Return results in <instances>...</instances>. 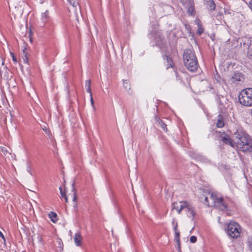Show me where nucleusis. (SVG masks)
Instances as JSON below:
<instances>
[{"instance_id":"f257e3e1","label":"nucleus","mask_w":252,"mask_h":252,"mask_svg":"<svg viewBox=\"0 0 252 252\" xmlns=\"http://www.w3.org/2000/svg\"><path fill=\"white\" fill-rule=\"evenodd\" d=\"M201 202L209 207H214L222 211L228 210L227 205L220 195L205 190L203 194L200 195Z\"/></svg>"},{"instance_id":"f03ea898","label":"nucleus","mask_w":252,"mask_h":252,"mask_svg":"<svg viewBox=\"0 0 252 252\" xmlns=\"http://www.w3.org/2000/svg\"><path fill=\"white\" fill-rule=\"evenodd\" d=\"M172 209L176 210L178 214H180L182 210H184L187 216L193 220L196 213L193 205L187 201L176 202L172 204Z\"/></svg>"},{"instance_id":"7ed1b4c3","label":"nucleus","mask_w":252,"mask_h":252,"mask_svg":"<svg viewBox=\"0 0 252 252\" xmlns=\"http://www.w3.org/2000/svg\"><path fill=\"white\" fill-rule=\"evenodd\" d=\"M235 136L238 148L241 151L247 152L249 146L252 142V139L249 135L242 131H237Z\"/></svg>"},{"instance_id":"20e7f679","label":"nucleus","mask_w":252,"mask_h":252,"mask_svg":"<svg viewBox=\"0 0 252 252\" xmlns=\"http://www.w3.org/2000/svg\"><path fill=\"white\" fill-rule=\"evenodd\" d=\"M185 66L191 72H195L198 68L197 60L194 53L190 50H187L184 54Z\"/></svg>"},{"instance_id":"39448f33","label":"nucleus","mask_w":252,"mask_h":252,"mask_svg":"<svg viewBox=\"0 0 252 252\" xmlns=\"http://www.w3.org/2000/svg\"><path fill=\"white\" fill-rule=\"evenodd\" d=\"M241 229L238 223L232 221L229 223L227 227V233L232 238H238L240 235Z\"/></svg>"},{"instance_id":"423d86ee","label":"nucleus","mask_w":252,"mask_h":252,"mask_svg":"<svg viewBox=\"0 0 252 252\" xmlns=\"http://www.w3.org/2000/svg\"><path fill=\"white\" fill-rule=\"evenodd\" d=\"M244 80V75L241 73L234 72V74L228 79V82L232 84H237L238 82H242Z\"/></svg>"},{"instance_id":"0eeeda50","label":"nucleus","mask_w":252,"mask_h":252,"mask_svg":"<svg viewBox=\"0 0 252 252\" xmlns=\"http://www.w3.org/2000/svg\"><path fill=\"white\" fill-rule=\"evenodd\" d=\"M240 103L245 106L252 105V95H238Z\"/></svg>"},{"instance_id":"6e6552de","label":"nucleus","mask_w":252,"mask_h":252,"mask_svg":"<svg viewBox=\"0 0 252 252\" xmlns=\"http://www.w3.org/2000/svg\"><path fill=\"white\" fill-rule=\"evenodd\" d=\"M32 240L34 246H36L39 248H41L44 245L42 237L39 234H34L32 236Z\"/></svg>"},{"instance_id":"1a4fd4ad","label":"nucleus","mask_w":252,"mask_h":252,"mask_svg":"<svg viewBox=\"0 0 252 252\" xmlns=\"http://www.w3.org/2000/svg\"><path fill=\"white\" fill-rule=\"evenodd\" d=\"M9 70L7 67L4 65V62L2 61L1 64L0 65V74L1 78L4 79H7L9 77Z\"/></svg>"},{"instance_id":"9d476101","label":"nucleus","mask_w":252,"mask_h":252,"mask_svg":"<svg viewBox=\"0 0 252 252\" xmlns=\"http://www.w3.org/2000/svg\"><path fill=\"white\" fill-rule=\"evenodd\" d=\"M221 140L225 144H229L231 147L234 146L231 138L229 137V136L225 133L222 135Z\"/></svg>"},{"instance_id":"9b49d317","label":"nucleus","mask_w":252,"mask_h":252,"mask_svg":"<svg viewBox=\"0 0 252 252\" xmlns=\"http://www.w3.org/2000/svg\"><path fill=\"white\" fill-rule=\"evenodd\" d=\"M164 63L166 64V69L173 66V61L168 56H164L163 57Z\"/></svg>"},{"instance_id":"f8f14e48","label":"nucleus","mask_w":252,"mask_h":252,"mask_svg":"<svg viewBox=\"0 0 252 252\" xmlns=\"http://www.w3.org/2000/svg\"><path fill=\"white\" fill-rule=\"evenodd\" d=\"M72 191L73 192V193L72 194L73 201V207H74V208L75 210H76V209L77 208V203H76L77 195H76V192H75V188H74V183L72 184Z\"/></svg>"},{"instance_id":"ddd939ff","label":"nucleus","mask_w":252,"mask_h":252,"mask_svg":"<svg viewBox=\"0 0 252 252\" xmlns=\"http://www.w3.org/2000/svg\"><path fill=\"white\" fill-rule=\"evenodd\" d=\"M82 236L80 233H76L74 238L75 245L80 246L81 244Z\"/></svg>"},{"instance_id":"4468645a","label":"nucleus","mask_w":252,"mask_h":252,"mask_svg":"<svg viewBox=\"0 0 252 252\" xmlns=\"http://www.w3.org/2000/svg\"><path fill=\"white\" fill-rule=\"evenodd\" d=\"M74 13L75 15L76 20L78 23H79V19L82 17V13L81 11L80 7H76L74 9Z\"/></svg>"},{"instance_id":"2eb2a0df","label":"nucleus","mask_w":252,"mask_h":252,"mask_svg":"<svg viewBox=\"0 0 252 252\" xmlns=\"http://www.w3.org/2000/svg\"><path fill=\"white\" fill-rule=\"evenodd\" d=\"M91 80H88L86 81V84L85 86V89L87 93H89L90 94H92L91 92Z\"/></svg>"},{"instance_id":"dca6fc26","label":"nucleus","mask_w":252,"mask_h":252,"mask_svg":"<svg viewBox=\"0 0 252 252\" xmlns=\"http://www.w3.org/2000/svg\"><path fill=\"white\" fill-rule=\"evenodd\" d=\"M177 227H178V224H177V222H176L174 226V229L175 234V240H176L177 242L178 243V245H179L180 232L177 229Z\"/></svg>"},{"instance_id":"f3484780","label":"nucleus","mask_w":252,"mask_h":252,"mask_svg":"<svg viewBox=\"0 0 252 252\" xmlns=\"http://www.w3.org/2000/svg\"><path fill=\"white\" fill-rule=\"evenodd\" d=\"M1 151L3 155L6 156L7 154H11V150L7 146H3L1 147Z\"/></svg>"},{"instance_id":"a211bd4d","label":"nucleus","mask_w":252,"mask_h":252,"mask_svg":"<svg viewBox=\"0 0 252 252\" xmlns=\"http://www.w3.org/2000/svg\"><path fill=\"white\" fill-rule=\"evenodd\" d=\"M49 17V12L48 10H46L45 12L42 13L41 14V19L43 23L46 22Z\"/></svg>"},{"instance_id":"6ab92c4d","label":"nucleus","mask_w":252,"mask_h":252,"mask_svg":"<svg viewBox=\"0 0 252 252\" xmlns=\"http://www.w3.org/2000/svg\"><path fill=\"white\" fill-rule=\"evenodd\" d=\"M224 126V122L222 120V118L220 115L218 116V119L217 123V126L219 128L222 127Z\"/></svg>"},{"instance_id":"aec40b11","label":"nucleus","mask_w":252,"mask_h":252,"mask_svg":"<svg viewBox=\"0 0 252 252\" xmlns=\"http://www.w3.org/2000/svg\"><path fill=\"white\" fill-rule=\"evenodd\" d=\"M49 218L51 219V221L53 222H56L57 220V215L56 213L51 212L48 215Z\"/></svg>"},{"instance_id":"412c9836","label":"nucleus","mask_w":252,"mask_h":252,"mask_svg":"<svg viewBox=\"0 0 252 252\" xmlns=\"http://www.w3.org/2000/svg\"><path fill=\"white\" fill-rule=\"evenodd\" d=\"M240 94H252V88H248L242 90Z\"/></svg>"},{"instance_id":"4be33fe9","label":"nucleus","mask_w":252,"mask_h":252,"mask_svg":"<svg viewBox=\"0 0 252 252\" xmlns=\"http://www.w3.org/2000/svg\"><path fill=\"white\" fill-rule=\"evenodd\" d=\"M26 48H25L23 50V55L22 56V57L24 61V62L25 63H28L29 55L28 53L26 51Z\"/></svg>"},{"instance_id":"5701e85b","label":"nucleus","mask_w":252,"mask_h":252,"mask_svg":"<svg viewBox=\"0 0 252 252\" xmlns=\"http://www.w3.org/2000/svg\"><path fill=\"white\" fill-rule=\"evenodd\" d=\"M208 2L209 5L210 9L213 10H215L216 8V5L214 2L212 0H210Z\"/></svg>"},{"instance_id":"b1692460","label":"nucleus","mask_w":252,"mask_h":252,"mask_svg":"<svg viewBox=\"0 0 252 252\" xmlns=\"http://www.w3.org/2000/svg\"><path fill=\"white\" fill-rule=\"evenodd\" d=\"M69 3L73 6V7H76L78 5V0H67Z\"/></svg>"},{"instance_id":"393cba45","label":"nucleus","mask_w":252,"mask_h":252,"mask_svg":"<svg viewBox=\"0 0 252 252\" xmlns=\"http://www.w3.org/2000/svg\"><path fill=\"white\" fill-rule=\"evenodd\" d=\"M160 125V126L162 127V129L164 131L166 132L167 131V128L166 127V125H165L161 120H158V125Z\"/></svg>"},{"instance_id":"a878e982","label":"nucleus","mask_w":252,"mask_h":252,"mask_svg":"<svg viewBox=\"0 0 252 252\" xmlns=\"http://www.w3.org/2000/svg\"><path fill=\"white\" fill-rule=\"evenodd\" d=\"M123 86L126 90L130 89V85L127 80H125L123 82Z\"/></svg>"},{"instance_id":"bb28decb","label":"nucleus","mask_w":252,"mask_h":252,"mask_svg":"<svg viewBox=\"0 0 252 252\" xmlns=\"http://www.w3.org/2000/svg\"><path fill=\"white\" fill-rule=\"evenodd\" d=\"M59 189H60V192L62 197H63L66 195L65 192H64L63 191L62 187H60Z\"/></svg>"},{"instance_id":"cd10ccee","label":"nucleus","mask_w":252,"mask_h":252,"mask_svg":"<svg viewBox=\"0 0 252 252\" xmlns=\"http://www.w3.org/2000/svg\"><path fill=\"white\" fill-rule=\"evenodd\" d=\"M189 240H190V242L191 243H194L196 242L197 238L195 236H192L190 237Z\"/></svg>"},{"instance_id":"c85d7f7f","label":"nucleus","mask_w":252,"mask_h":252,"mask_svg":"<svg viewBox=\"0 0 252 252\" xmlns=\"http://www.w3.org/2000/svg\"><path fill=\"white\" fill-rule=\"evenodd\" d=\"M5 96L6 95H0V99L2 100V103H3V104L5 103V101H4L5 99L7 101V100Z\"/></svg>"},{"instance_id":"c756f323","label":"nucleus","mask_w":252,"mask_h":252,"mask_svg":"<svg viewBox=\"0 0 252 252\" xmlns=\"http://www.w3.org/2000/svg\"><path fill=\"white\" fill-rule=\"evenodd\" d=\"M249 58L252 60V49H251L248 52Z\"/></svg>"},{"instance_id":"7c9ffc66","label":"nucleus","mask_w":252,"mask_h":252,"mask_svg":"<svg viewBox=\"0 0 252 252\" xmlns=\"http://www.w3.org/2000/svg\"><path fill=\"white\" fill-rule=\"evenodd\" d=\"M11 56L12 57V60H13V62L15 63H17V60L16 57L14 56V54L12 53H11Z\"/></svg>"},{"instance_id":"2f4dec72","label":"nucleus","mask_w":252,"mask_h":252,"mask_svg":"<svg viewBox=\"0 0 252 252\" xmlns=\"http://www.w3.org/2000/svg\"><path fill=\"white\" fill-rule=\"evenodd\" d=\"M43 130L47 134L49 133V131L48 130V128L45 126H44L43 128H42Z\"/></svg>"},{"instance_id":"473e14b6","label":"nucleus","mask_w":252,"mask_h":252,"mask_svg":"<svg viewBox=\"0 0 252 252\" xmlns=\"http://www.w3.org/2000/svg\"><path fill=\"white\" fill-rule=\"evenodd\" d=\"M91 104L93 106V107H94V101L93 100V97H92V95H91Z\"/></svg>"},{"instance_id":"72a5a7b5","label":"nucleus","mask_w":252,"mask_h":252,"mask_svg":"<svg viewBox=\"0 0 252 252\" xmlns=\"http://www.w3.org/2000/svg\"><path fill=\"white\" fill-rule=\"evenodd\" d=\"M0 236L2 238L4 241H5V237L4 236V235L2 234V232H0Z\"/></svg>"},{"instance_id":"f704fd0d","label":"nucleus","mask_w":252,"mask_h":252,"mask_svg":"<svg viewBox=\"0 0 252 252\" xmlns=\"http://www.w3.org/2000/svg\"><path fill=\"white\" fill-rule=\"evenodd\" d=\"M198 31L199 34H201L203 32V30L201 28H199Z\"/></svg>"},{"instance_id":"c9c22d12","label":"nucleus","mask_w":252,"mask_h":252,"mask_svg":"<svg viewBox=\"0 0 252 252\" xmlns=\"http://www.w3.org/2000/svg\"><path fill=\"white\" fill-rule=\"evenodd\" d=\"M63 198H64L65 201L66 202H68V198H67V197L66 195L65 196L63 197Z\"/></svg>"},{"instance_id":"e433bc0d","label":"nucleus","mask_w":252,"mask_h":252,"mask_svg":"<svg viewBox=\"0 0 252 252\" xmlns=\"http://www.w3.org/2000/svg\"><path fill=\"white\" fill-rule=\"evenodd\" d=\"M166 7V8L167 9H171V7L170 6H168V5H167Z\"/></svg>"},{"instance_id":"4c0bfd02","label":"nucleus","mask_w":252,"mask_h":252,"mask_svg":"<svg viewBox=\"0 0 252 252\" xmlns=\"http://www.w3.org/2000/svg\"><path fill=\"white\" fill-rule=\"evenodd\" d=\"M153 32V33H156V31H152Z\"/></svg>"},{"instance_id":"58836bf2","label":"nucleus","mask_w":252,"mask_h":252,"mask_svg":"<svg viewBox=\"0 0 252 252\" xmlns=\"http://www.w3.org/2000/svg\"><path fill=\"white\" fill-rule=\"evenodd\" d=\"M30 41L32 42V39H31V38H30Z\"/></svg>"},{"instance_id":"ea45409f","label":"nucleus","mask_w":252,"mask_h":252,"mask_svg":"<svg viewBox=\"0 0 252 252\" xmlns=\"http://www.w3.org/2000/svg\"><path fill=\"white\" fill-rule=\"evenodd\" d=\"M28 94H30V92H28Z\"/></svg>"}]
</instances>
